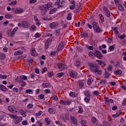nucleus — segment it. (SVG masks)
Returning a JSON list of instances; mask_svg holds the SVG:
<instances>
[{
  "label": "nucleus",
  "mask_w": 126,
  "mask_h": 126,
  "mask_svg": "<svg viewBox=\"0 0 126 126\" xmlns=\"http://www.w3.org/2000/svg\"><path fill=\"white\" fill-rule=\"evenodd\" d=\"M69 74L70 76L71 77H73V78H74V77H76L77 76V72L73 70H70L69 71Z\"/></svg>",
  "instance_id": "13"
},
{
  "label": "nucleus",
  "mask_w": 126,
  "mask_h": 126,
  "mask_svg": "<svg viewBox=\"0 0 126 126\" xmlns=\"http://www.w3.org/2000/svg\"><path fill=\"white\" fill-rule=\"evenodd\" d=\"M27 107L28 109H32V107H33V104L29 103V104H28Z\"/></svg>",
  "instance_id": "60"
},
{
  "label": "nucleus",
  "mask_w": 126,
  "mask_h": 126,
  "mask_svg": "<svg viewBox=\"0 0 126 126\" xmlns=\"http://www.w3.org/2000/svg\"><path fill=\"white\" fill-rule=\"evenodd\" d=\"M103 10L105 15L107 17H110L111 16L110 11H109V9L107 8V7L104 6L103 7Z\"/></svg>",
  "instance_id": "9"
},
{
  "label": "nucleus",
  "mask_w": 126,
  "mask_h": 126,
  "mask_svg": "<svg viewBox=\"0 0 126 126\" xmlns=\"http://www.w3.org/2000/svg\"><path fill=\"white\" fill-rule=\"evenodd\" d=\"M31 54H32V56L33 57L36 56L37 55V53L36 52V51L35 50V48H32Z\"/></svg>",
  "instance_id": "23"
},
{
  "label": "nucleus",
  "mask_w": 126,
  "mask_h": 126,
  "mask_svg": "<svg viewBox=\"0 0 126 126\" xmlns=\"http://www.w3.org/2000/svg\"><path fill=\"white\" fill-rule=\"evenodd\" d=\"M71 103V102L70 101H66L63 100H61L60 101V104H61L62 105H67L68 106H69Z\"/></svg>",
  "instance_id": "16"
},
{
  "label": "nucleus",
  "mask_w": 126,
  "mask_h": 126,
  "mask_svg": "<svg viewBox=\"0 0 126 126\" xmlns=\"http://www.w3.org/2000/svg\"><path fill=\"white\" fill-rule=\"evenodd\" d=\"M121 115V111H118L116 114L113 115V118H117V117H119Z\"/></svg>",
  "instance_id": "36"
},
{
  "label": "nucleus",
  "mask_w": 126,
  "mask_h": 126,
  "mask_svg": "<svg viewBox=\"0 0 126 126\" xmlns=\"http://www.w3.org/2000/svg\"><path fill=\"white\" fill-rule=\"evenodd\" d=\"M111 75V74L108 72V71H105V72L104 73V76L105 77H106V78H108V77H109V76H110Z\"/></svg>",
  "instance_id": "47"
},
{
  "label": "nucleus",
  "mask_w": 126,
  "mask_h": 126,
  "mask_svg": "<svg viewBox=\"0 0 126 126\" xmlns=\"http://www.w3.org/2000/svg\"><path fill=\"white\" fill-rule=\"evenodd\" d=\"M7 77V75H2V74H0V78L1 79H6Z\"/></svg>",
  "instance_id": "46"
},
{
  "label": "nucleus",
  "mask_w": 126,
  "mask_h": 126,
  "mask_svg": "<svg viewBox=\"0 0 126 126\" xmlns=\"http://www.w3.org/2000/svg\"><path fill=\"white\" fill-rule=\"evenodd\" d=\"M81 124L82 126H86V122H85V121L84 120H82L81 122Z\"/></svg>",
  "instance_id": "56"
},
{
  "label": "nucleus",
  "mask_w": 126,
  "mask_h": 126,
  "mask_svg": "<svg viewBox=\"0 0 126 126\" xmlns=\"http://www.w3.org/2000/svg\"><path fill=\"white\" fill-rule=\"evenodd\" d=\"M52 99H53V100H54L55 101H57V100H58V96H57V95H53V96H52Z\"/></svg>",
  "instance_id": "63"
},
{
  "label": "nucleus",
  "mask_w": 126,
  "mask_h": 126,
  "mask_svg": "<svg viewBox=\"0 0 126 126\" xmlns=\"http://www.w3.org/2000/svg\"><path fill=\"white\" fill-rule=\"evenodd\" d=\"M49 26L51 29H56L59 27V23L58 22H52L49 25Z\"/></svg>",
  "instance_id": "10"
},
{
  "label": "nucleus",
  "mask_w": 126,
  "mask_h": 126,
  "mask_svg": "<svg viewBox=\"0 0 126 126\" xmlns=\"http://www.w3.org/2000/svg\"><path fill=\"white\" fill-rule=\"evenodd\" d=\"M94 56L99 60H102V59H103V55H102V53H100L98 50H95Z\"/></svg>",
  "instance_id": "11"
},
{
  "label": "nucleus",
  "mask_w": 126,
  "mask_h": 126,
  "mask_svg": "<svg viewBox=\"0 0 126 126\" xmlns=\"http://www.w3.org/2000/svg\"><path fill=\"white\" fill-rule=\"evenodd\" d=\"M89 56L91 59H93V58H94V56H95V54H94L92 51H91L89 53Z\"/></svg>",
  "instance_id": "41"
},
{
  "label": "nucleus",
  "mask_w": 126,
  "mask_h": 126,
  "mask_svg": "<svg viewBox=\"0 0 126 126\" xmlns=\"http://www.w3.org/2000/svg\"><path fill=\"white\" fill-rule=\"evenodd\" d=\"M34 20L36 25L38 26H40V25H41V23H40V21L38 19L36 16H34Z\"/></svg>",
  "instance_id": "17"
},
{
  "label": "nucleus",
  "mask_w": 126,
  "mask_h": 126,
  "mask_svg": "<svg viewBox=\"0 0 126 126\" xmlns=\"http://www.w3.org/2000/svg\"><path fill=\"white\" fill-rule=\"evenodd\" d=\"M69 95L70 97H72L73 98H74V97H76L77 94L74 92H71L69 94Z\"/></svg>",
  "instance_id": "35"
},
{
  "label": "nucleus",
  "mask_w": 126,
  "mask_h": 126,
  "mask_svg": "<svg viewBox=\"0 0 126 126\" xmlns=\"http://www.w3.org/2000/svg\"><path fill=\"white\" fill-rule=\"evenodd\" d=\"M65 1L64 0H62L60 1V0H58L57 2H55V5H57V7L58 8H60V7H63V3H64Z\"/></svg>",
  "instance_id": "12"
},
{
  "label": "nucleus",
  "mask_w": 126,
  "mask_h": 126,
  "mask_svg": "<svg viewBox=\"0 0 126 126\" xmlns=\"http://www.w3.org/2000/svg\"><path fill=\"white\" fill-rule=\"evenodd\" d=\"M92 122L94 125L97 123V119L96 117H94L92 118Z\"/></svg>",
  "instance_id": "40"
},
{
  "label": "nucleus",
  "mask_w": 126,
  "mask_h": 126,
  "mask_svg": "<svg viewBox=\"0 0 126 126\" xmlns=\"http://www.w3.org/2000/svg\"><path fill=\"white\" fill-rule=\"evenodd\" d=\"M103 126H110V124L109 123H108V122H104Z\"/></svg>",
  "instance_id": "64"
},
{
  "label": "nucleus",
  "mask_w": 126,
  "mask_h": 126,
  "mask_svg": "<svg viewBox=\"0 0 126 126\" xmlns=\"http://www.w3.org/2000/svg\"><path fill=\"white\" fill-rule=\"evenodd\" d=\"M118 28L117 27H115L112 28V30L114 31L115 34L117 35H118V34H119V31H118Z\"/></svg>",
  "instance_id": "27"
},
{
  "label": "nucleus",
  "mask_w": 126,
  "mask_h": 126,
  "mask_svg": "<svg viewBox=\"0 0 126 126\" xmlns=\"http://www.w3.org/2000/svg\"><path fill=\"white\" fill-rule=\"evenodd\" d=\"M18 30V27H15L13 31H12V36H14V34L15 33H16V32Z\"/></svg>",
  "instance_id": "32"
},
{
  "label": "nucleus",
  "mask_w": 126,
  "mask_h": 126,
  "mask_svg": "<svg viewBox=\"0 0 126 126\" xmlns=\"http://www.w3.org/2000/svg\"><path fill=\"white\" fill-rule=\"evenodd\" d=\"M42 87L43 88H50L51 87V85L49 83L42 84Z\"/></svg>",
  "instance_id": "21"
},
{
  "label": "nucleus",
  "mask_w": 126,
  "mask_h": 126,
  "mask_svg": "<svg viewBox=\"0 0 126 126\" xmlns=\"http://www.w3.org/2000/svg\"><path fill=\"white\" fill-rule=\"evenodd\" d=\"M42 114H43V112H42V111H38V112H37L35 114V116L37 118H39V117H40L41 116V115H42Z\"/></svg>",
  "instance_id": "42"
},
{
  "label": "nucleus",
  "mask_w": 126,
  "mask_h": 126,
  "mask_svg": "<svg viewBox=\"0 0 126 126\" xmlns=\"http://www.w3.org/2000/svg\"><path fill=\"white\" fill-rule=\"evenodd\" d=\"M84 101H85V102H86V103H88V102H89V101H90V97L87 96V97H85Z\"/></svg>",
  "instance_id": "48"
},
{
  "label": "nucleus",
  "mask_w": 126,
  "mask_h": 126,
  "mask_svg": "<svg viewBox=\"0 0 126 126\" xmlns=\"http://www.w3.org/2000/svg\"><path fill=\"white\" fill-rule=\"evenodd\" d=\"M45 121L47 125H50V124H51V120H50V119L46 118L45 119Z\"/></svg>",
  "instance_id": "50"
},
{
  "label": "nucleus",
  "mask_w": 126,
  "mask_h": 126,
  "mask_svg": "<svg viewBox=\"0 0 126 126\" xmlns=\"http://www.w3.org/2000/svg\"><path fill=\"white\" fill-rule=\"evenodd\" d=\"M32 126H43V123L40 121L36 122V124H33Z\"/></svg>",
  "instance_id": "19"
},
{
  "label": "nucleus",
  "mask_w": 126,
  "mask_h": 126,
  "mask_svg": "<svg viewBox=\"0 0 126 126\" xmlns=\"http://www.w3.org/2000/svg\"><path fill=\"white\" fill-rule=\"evenodd\" d=\"M114 65L115 66H116V67H120L121 65V63L119 62H115Z\"/></svg>",
  "instance_id": "44"
},
{
  "label": "nucleus",
  "mask_w": 126,
  "mask_h": 126,
  "mask_svg": "<svg viewBox=\"0 0 126 126\" xmlns=\"http://www.w3.org/2000/svg\"><path fill=\"white\" fill-rule=\"evenodd\" d=\"M70 121L71 124H73V125H76V124H77V118L74 116H70Z\"/></svg>",
  "instance_id": "14"
},
{
  "label": "nucleus",
  "mask_w": 126,
  "mask_h": 126,
  "mask_svg": "<svg viewBox=\"0 0 126 126\" xmlns=\"http://www.w3.org/2000/svg\"><path fill=\"white\" fill-rule=\"evenodd\" d=\"M90 67L92 72L96 73L98 71V66L95 65L91 63L90 64Z\"/></svg>",
  "instance_id": "6"
},
{
  "label": "nucleus",
  "mask_w": 126,
  "mask_h": 126,
  "mask_svg": "<svg viewBox=\"0 0 126 126\" xmlns=\"http://www.w3.org/2000/svg\"><path fill=\"white\" fill-rule=\"evenodd\" d=\"M21 78L22 79H23V80H27L28 79V78L27 77V76L23 75H21L20 76Z\"/></svg>",
  "instance_id": "49"
},
{
  "label": "nucleus",
  "mask_w": 126,
  "mask_h": 126,
  "mask_svg": "<svg viewBox=\"0 0 126 126\" xmlns=\"http://www.w3.org/2000/svg\"><path fill=\"white\" fill-rule=\"evenodd\" d=\"M96 62L97 63L98 65H101V66H106V63L104 62L98 60H96Z\"/></svg>",
  "instance_id": "15"
},
{
  "label": "nucleus",
  "mask_w": 126,
  "mask_h": 126,
  "mask_svg": "<svg viewBox=\"0 0 126 126\" xmlns=\"http://www.w3.org/2000/svg\"><path fill=\"white\" fill-rule=\"evenodd\" d=\"M5 17L7 19H11L12 18V15H10V14H7L5 15Z\"/></svg>",
  "instance_id": "38"
},
{
  "label": "nucleus",
  "mask_w": 126,
  "mask_h": 126,
  "mask_svg": "<svg viewBox=\"0 0 126 126\" xmlns=\"http://www.w3.org/2000/svg\"><path fill=\"white\" fill-rule=\"evenodd\" d=\"M126 37V34L123 33L122 35H119L118 38L120 39V40H124Z\"/></svg>",
  "instance_id": "28"
},
{
  "label": "nucleus",
  "mask_w": 126,
  "mask_h": 126,
  "mask_svg": "<svg viewBox=\"0 0 126 126\" xmlns=\"http://www.w3.org/2000/svg\"><path fill=\"white\" fill-rule=\"evenodd\" d=\"M67 20H71V13H69L67 16Z\"/></svg>",
  "instance_id": "54"
},
{
  "label": "nucleus",
  "mask_w": 126,
  "mask_h": 126,
  "mask_svg": "<svg viewBox=\"0 0 126 126\" xmlns=\"http://www.w3.org/2000/svg\"><path fill=\"white\" fill-rule=\"evenodd\" d=\"M12 10L17 14H19V13H22L23 12V9L21 8H12Z\"/></svg>",
  "instance_id": "8"
},
{
  "label": "nucleus",
  "mask_w": 126,
  "mask_h": 126,
  "mask_svg": "<svg viewBox=\"0 0 126 126\" xmlns=\"http://www.w3.org/2000/svg\"><path fill=\"white\" fill-rule=\"evenodd\" d=\"M54 75V72L51 71V72H48V76L49 77H52Z\"/></svg>",
  "instance_id": "58"
},
{
  "label": "nucleus",
  "mask_w": 126,
  "mask_h": 126,
  "mask_svg": "<svg viewBox=\"0 0 126 126\" xmlns=\"http://www.w3.org/2000/svg\"><path fill=\"white\" fill-rule=\"evenodd\" d=\"M26 93L27 94H33V91L31 89H28L26 90Z\"/></svg>",
  "instance_id": "39"
},
{
  "label": "nucleus",
  "mask_w": 126,
  "mask_h": 126,
  "mask_svg": "<svg viewBox=\"0 0 126 126\" xmlns=\"http://www.w3.org/2000/svg\"><path fill=\"white\" fill-rule=\"evenodd\" d=\"M78 109V113H79V114H82L83 113V108H82V107L79 106Z\"/></svg>",
  "instance_id": "34"
},
{
  "label": "nucleus",
  "mask_w": 126,
  "mask_h": 126,
  "mask_svg": "<svg viewBox=\"0 0 126 126\" xmlns=\"http://www.w3.org/2000/svg\"><path fill=\"white\" fill-rule=\"evenodd\" d=\"M8 110L11 113H17V108L14 105H10L8 107Z\"/></svg>",
  "instance_id": "7"
},
{
  "label": "nucleus",
  "mask_w": 126,
  "mask_h": 126,
  "mask_svg": "<svg viewBox=\"0 0 126 126\" xmlns=\"http://www.w3.org/2000/svg\"><path fill=\"white\" fill-rule=\"evenodd\" d=\"M6 33L8 36H9V37H13L12 32H11V30H8L7 31Z\"/></svg>",
  "instance_id": "30"
},
{
  "label": "nucleus",
  "mask_w": 126,
  "mask_h": 126,
  "mask_svg": "<svg viewBox=\"0 0 126 126\" xmlns=\"http://www.w3.org/2000/svg\"><path fill=\"white\" fill-rule=\"evenodd\" d=\"M20 115H22V116L24 117V118H25V117H26L27 116L26 112L24 111V110H20Z\"/></svg>",
  "instance_id": "25"
},
{
  "label": "nucleus",
  "mask_w": 126,
  "mask_h": 126,
  "mask_svg": "<svg viewBox=\"0 0 126 126\" xmlns=\"http://www.w3.org/2000/svg\"><path fill=\"white\" fill-rule=\"evenodd\" d=\"M84 85V83L83 82V81H81L79 82V86L80 88H82Z\"/></svg>",
  "instance_id": "43"
},
{
  "label": "nucleus",
  "mask_w": 126,
  "mask_h": 126,
  "mask_svg": "<svg viewBox=\"0 0 126 126\" xmlns=\"http://www.w3.org/2000/svg\"><path fill=\"white\" fill-rule=\"evenodd\" d=\"M23 54V51L21 50L18 51L17 52H15L14 53V55L15 56H19V55H22Z\"/></svg>",
  "instance_id": "29"
},
{
  "label": "nucleus",
  "mask_w": 126,
  "mask_h": 126,
  "mask_svg": "<svg viewBox=\"0 0 126 126\" xmlns=\"http://www.w3.org/2000/svg\"><path fill=\"white\" fill-rule=\"evenodd\" d=\"M55 66L56 68L58 67V68L61 70H63V69H64V68H66V67H67V66L66 65L63 64V63H55Z\"/></svg>",
  "instance_id": "5"
},
{
  "label": "nucleus",
  "mask_w": 126,
  "mask_h": 126,
  "mask_svg": "<svg viewBox=\"0 0 126 126\" xmlns=\"http://www.w3.org/2000/svg\"><path fill=\"white\" fill-rule=\"evenodd\" d=\"M50 44H51V39H47L45 42V49H46L47 50L48 49V47H49Z\"/></svg>",
  "instance_id": "18"
},
{
  "label": "nucleus",
  "mask_w": 126,
  "mask_h": 126,
  "mask_svg": "<svg viewBox=\"0 0 126 126\" xmlns=\"http://www.w3.org/2000/svg\"><path fill=\"white\" fill-rule=\"evenodd\" d=\"M114 74H115L116 75H121V74H122V70H117L115 71Z\"/></svg>",
  "instance_id": "31"
},
{
  "label": "nucleus",
  "mask_w": 126,
  "mask_h": 126,
  "mask_svg": "<svg viewBox=\"0 0 126 126\" xmlns=\"http://www.w3.org/2000/svg\"><path fill=\"white\" fill-rule=\"evenodd\" d=\"M38 98L41 99V100H43V99H44V98H45V95H44L43 94H39L38 95Z\"/></svg>",
  "instance_id": "55"
},
{
  "label": "nucleus",
  "mask_w": 126,
  "mask_h": 126,
  "mask_svg": "<svg viewBox=\"0 0 126 126\" xmlns=\"http://www.w3.org/2000/svg\"><path fill=\"white\" fill-rule=\"evenodd\" d=\"M64 74V73L63 72L58 73L57 74V77L61 78V77H62Z\"/></svg>",
  "instance_id": "53"
},
{
  "label": "nucleus",
  "mask_w": 126,
  "mask_h": 126,
  "mask_svg": "<svg viewBox=\"0 0 126 126\" xmlns=\"http://www.w3.org/2000/svg\"><path fill=\"white\" fill-rule=\"evenodd\" d=\"M117 6H118V9L121 11H125V8H124V6L122 4V3L119 4V5H118Z\"/></svg>",
  "instance_id": "24"
},
{
  "label": "nucleus",
  "mask_w": 126,
  "mask_h": 126,
  "mask_svg": "<svg viewBox=\"0 0 126 126\" xmlns=\"http://www.w3.org/2000/svg\"><path fill=\"white\" fill-rule=\"evenodd\" d=\"M113 69V66L111 65H108L107 66V70L109 71H110V70H112Z\"/></svg>",
  "instance_id": "57"
},
{
  "label": "nucleus",
  "mask_w": 126,
  "mask_h": 126,
  "mask_svg": "<svg viewBox=\"0 0 126 126\" xmlns=\"http://www.w3.org/2000/svg\"><path fill=\"white\" fill-rule=\"evenodd\" d=\"M0 89L1 90V91H3L4 92H6V91H8L7 88L2 85H0Z\"/></svg>",
  "instance_id": "20"
},
{
  "label": "nucleus",
  "mask_w": 126,
  "mask_h": 126,
  "mask_svg": "<svg viewBox=\"0 0 126 126\" xmlns=\"http://www.w3.org/2000/svg\"><path fill=\"white\" fill-rule=\"evenodd\" d=\"M114 2L117 6L121 3V0H114Z\"/></svg>",
  "instance_id": "51"
},
{
  "label": "nucleus",
  "mask_w": 126,
  "mask_h": 126,
  "mask_svg": "<svg viewBox=\"0 0 126 126\" xmlns=\"http://www.w3.org/2000/svg\"><path fill=\"white\" fill-rule=\"evenodd\" d=\"M75 65L77 67H79L80 66V62H77L75 63Z\"/></svg>",
  "instance_id": "61"
},
{
  "label": "nucleus",
  "mask_w": 126,
  "mask_h": 126,
  "mask_svg": "<svg viewBox=\"0 0 126 126\" xmlns=\"http://www.w3.org/2000/svg\"><path fill=\"white\" fill-rule=\"evenodd\" d=\"M99 18H100V20L102 23L104 22V16H103V15L102 14H99Z\"/></svg>",
  "instance_id": "52"
},
{
  "label": "nucleus",
  "mask_w": 126,
  "mask_h": 126,
  "mask_svg": "<svg viewBox=\"0 0 126 126\" xmlns=\"http://www.w3.org/2000/svg\"><path fill=\"white\" fill-rule=\"evenodd\" d=\"M63 49V43H60L58 47L57 52H60V51H62Z\"/></svg>",
  "instance_id": "22"
},
{
  "label": "nucleus",
  "mask_w": 126,
  "mask_h": 126,
  "mask_svg": "<svg viewBox=\"0 0 126 126\" xmlns=\"http://www.w3.org/2000/svg\"><path fill=\"white\" fill-rule=\"evenodd\" d=\"M109 50L108 52H113V51H114V50H115V45H111L109 47Z\"/></svg>",
  "instance_id": "37"
},
{
  "label": "nucleus",
  "mask_w": 126,
  "mask_h": 126,
  "mask_svg": "<svg viewBox=\"0 0 126 126\" xmlns=\"http://www.w3.org/2000/svg\"><path fill=\"white\" fill-rule=\"evenodd\" d=\"M55 124H56V125H59L58 126H63V125L61 124V122H60V121H55Z\"/></svg>",
  "instance_id": "62"
},
{
  "label": "nucleus",
  "mask_w": 126,
  "mask_h": 126,
  "mask_svg": "<svg viewBox=\"0 0 126 126\" xmlns=\"http://www.w3.org/2000/svg\"><path fill=\"white\" fill-rule=\"evenodd\" d=\"M93 26L95 32L96 33H100V32H101V29H100V28H99V24L95 22H94L93 23Z\"/></svg>",
  "instance_id": "4"
},
{
  "label": "nucleus",
  "mask_w": 126,
  "mask_h": 126,
  "mask_svg": "<svg viewBox=\"0 0 126 126\" xmlns=\"http://www.w3.org/2000/svg\"><path fill=\"white\" fill-rule=\"evenodd\" d=\"M92 82H93V78H89L88 80V85H91V83H92Z\"/></svg>",
  "instance_id": "33"
},
{
  "label": "nucleus",
  "mask_w": 126,
  "mask_h": 126,
  "mask_svg": "<svg viewBox=\"0 0 126 126\" xmlns=\"http://www.w3.org/2000/svg\"><path fill=\"white\" fill-rule=\"evenodd\" d=\"M16 3H17L16 0L13 1L11 3H10V5H11V6L16 5Z\"/></svg>",
  "instance_id": "59"
},
{
  "label": "nucleus",
  "mask_w": 126,
  "mask_h": 126,
  "mask_svg": "<svg viewBox=\"0 0 126 126\" xmlns=\"http://www.w3.org/2000/svg\"><path fill=\"white\" fill-rule=\"evenodd\" d=\"M53 4L51 2L47 3V4H44L40 7V10H41V13L42 15H45L47 10H50L52 8Z\"/></svg>",
  "instance_id": "1"
},
{
  "label": "nucleus",
  "mask_w": 126,
  "mask_h": 126,
  "mask_svg": "<svg viewBox=\"0 0 126 126\" xmlns=\"http://www.w3.org/2000/svg\"><path fill=\"white\" fill-rule=\"evenodd\" d=\"M48 112L49 114H54V108L51 107L50 108H49Z\"/></svg>",
  "instance_id": "45"
},
{
  "label": "nucleus",
  "mask_w": 126,
  "mask_h": 126,
  "mask_svg": "<svg viewBox=\"0 0 126 126\" xmlns=\"http://www.w3.org/2000/svg\"><path fill=\"white\" fill-rule=\"evenodd\" d=\"M18 26L19 27H23V28H28V27H30V24L28 21H25L18 23Z\"/></svg>",
  "instance_id": "3"
},
{
  "label": "nucleus",
  "mask_w": 126,
  "mask_h": 126,
  "mask_svg": "<svg viewBox=\"0 0 126 126\" xmlns=\"http://www.w3.org/2000/svg\"><path fill=\"white\" fill-rule=\"evenodd\" d=\"M58 8H54L52 9H51L49 12V14H54L56 11H57Z\"/></svg>",
  "instance_id": "26"
},
{
  "label": "nucleus",
  "mask_w": 126,
  "mask_h": 126,
  "mask_svg": "<svg viewBox=\"0 0 126 126\" xmlns=\"http://www.w3.org/2000/svg\"><path fill=\"white\" fill-rule=\"evenodd\" d=\"M9 117L10 119H13V122L16 125H18L22 121V117H19L18 116L14 114H9Z\"/></svg>",
  "instance_id": "2"
}]
</instances>
